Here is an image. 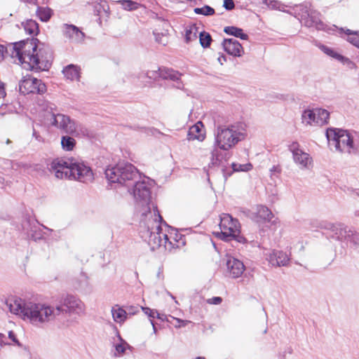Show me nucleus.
<instances>
[{"label":"nucleus","instance_id":"f257e3e1","mask_svg":"<svg viewBox=\"0 0 359 359\" xmlns=\"http://www.w3.org/2000/svg\"><path fill=\"white\" fill-rule=\"evenodd\" d=\"M37 39H27L8 45L5 48L0 44V61L4 54H8L15 63L24 69L34 71H46L51 65L52 53L44 44L37 45Z\"/></svg>","mask_w":359,"mask_h":359},{"label":"nucleus","instance_id":"f03ea898","mask_svg":"<svg viewBox=\"0 0 359 359\" xmlns=\"http://www.w3.org/2000/svg\"><path fill=\"white\" fill-rule=\"evenodd\" d=\"M6 305L11 313L37 327H44L55 320H61L64 311L61 306L27 302L18 297L8 299Z\"/></svg>","mask_w":359,"mask_h":359},{"label":"nucleus","instance_id":"7ed1b4c3","mask_svg":"<svg viewBox=\"0 0 359 359\" xmlns=\"http://www.w3.org/2000/svg\"><path fill=\"white\" fill-rule=\"evenodd\" d=\"M145 206L142 210L140 229L142 237L144 238L152 250L163 247L165 250L171 251L177 248V241L173 238L175 243L171 241V237L167 233L168 224L163 220L157 208L152 205Z\"/></svg>","mask_w":359,"mask_h":359},{"label":"nucleus","instance_id":"20e7f679","mask_svg":"<svg viewBox=\"0 0 359 359\" xmlns=\"http://www.w3.org/2000/svg\"><path fill=\"white\" fill-rule=\"evenodd\" d=\"M50 169L58 179L75 180L84 183L93 180L91 168L83 163L57 158L51 163Z\"/></svg>","mask_w":359,"mask_h":359},{"label":"nucleus","instance_id":"39448f33","mask_svg":"<svg viewBox=\"0 0 359 359\" xmlns=\"http://www.w3.org/2000/svg\"><path fill=\"white\" fill-rule=\"evenodd\" d=\"M245 130L242 125L218 126L215 134V144L217 148L212 151L211 162L213 165L221 161V155L218 149L228 151L245 137Z\"/></svg>","mask_w":359,"mask_h":359},{"label":"nucleus","instance_id":"423d86ee","mask_svg":"<svg viewBox=\"0 0 359 359\" xmlns=\"http://www.w3.org/2000/svg\"><path fill=\"white\" fill-rule=\"evenodd\" d=\"M104 174L110 183L125 186L128 191H130V186L133 185L137 180L141 179L137 169L131 163L124 162L107 168Z\"/></svg>","mask_w":359,"mask_h":359},{"label":"nucleus","instance_id":"0eeeda50","mask_svg":"<svg viewBox=\"0 0 359 359\" xmlns=\"http://www.w3.org/2000/svg\"><path fill=\"white\" fill-rule=\"evenodd\" d=\"M219 228L221 238L224 241L235 240L240 243H244L246 239L241 235L240 224L229 214H223L220 217Z\"/></svg>","mask_w":359,"mask_h":359},{"label":"nucleus","instance_id":"6e6552de","mask_svg":"<svg viewBox=\"0 0 359 359\" xmlns=\"http://www.w3.org/2000/svg\"><path fill=\"white\" fill-rule=\"evenodd\" d=\"M351 132L338 128H328L326 130L330 147L340 152H351Z\"/></svg>","mask_w":359,"mask_h":359},{"label":"nucleus","instance_id":"1a4fd4ad","mask_svg":"<svg viewBox=\"0 0 359 359\" xmlns=\"http://www.w3.org/2000/svg\"><path fill=\"white\" fill-rule=\"evenodd\" d=\"M51 124L69 135L74 136H78L79 134L88 135L87 128L62 114H53Z\"/></svg>","mask_w":359,"mask_h":359},{"label":"nucleus","instance_id":"9d476101","mask_svg":"<svg viewBox=\"0 0 359 359\" xmlns=\"http://www.w3.org/2000/svg\"><path fill=\"white\" fill-rule=\"evenodd\" d=\"M320 228L326 231L327 237L333 241L348 244L349 227L343 223H332L323 221L320 223Z\"/></svg>","mask_w":359,"mask_h":359},{"label":"nucleus","instance_id":"9b49d317","mask_svg":"<svg viewBox=\"0 0 359 359\" xmlns=\"http://www.w3.org/2000/svg\"><path fill=\"white\" fill-rule=\"evenodd\" d=\"M299 15L301 22L308 27H314L317 30H324L325 25L320 20V14L316 10L311 9L307 6H300Z\"/></svg>","mask_w":359,"mask_h":359},{"label":"nucleus","instance_id":"f8f14e48","mask_svg":"<svg viewBox=\"0 0 359 359\" xmlns=\"http://www.w3.org/2000/svg\"><path fill=\"white\" fill-rule=\"evenodd\" d=\"M330 113L324 109H306L302 115V123L309 126H323L327 123Z\"/></svg>","mask_w":359,"mask_h":359},{"label":"nucleus","instance_id":"ddd939ff","mask_svg":"<svg viewBox=\"0 0 359 359\" xmlns=\"http://www.w3.org/2000/svg\"><path fill=\"white\" fill-rule=\"evenodd\" d=\"M19 90L24 95L36 93L43 94L46 91V86L41 80L26 75L19 82Z\"/></svg>","mask_w":359,"mask_h":359},{"label":"nucleus","instance_id":"4468645a","mask_svg":"<svg viewBox=\"0 0 359 359\" xmlns=\"http://www.w3.org/2000/svg\"><path fill=\"white\" fill-rule=\"evenodd\" d=\"M130 194H133L135 199L144 206H148L150 200V184L148 180L138 179L134 184L130 186Z\"/></svg>","mask_w":359,"mask_h":359},{"label":"nucleus","instance_id":"2eb2a0df","mask_svg":"<svg viewBox=\"0 0 359 359\" xmlns=\"http://www.w3.org/2000/svg\"><path fill=\"white\" fill-rule=\"evenodd\" d=\"M289 150L292 152L293 160L300 168H309L312 163V158L309 154L299 148L297 142H294L289 145Z\"/></svg>","mask_w":359,"mask_h":359},{"label":"nucleus","instance_id":"dca6fc26","mask_svg":"<svg viewBox=\"0 0 359 359\" xmlns=\"http://www.w3.org/2000/svg\"><path fill=\"white\" fill-rule=\"evenodd\" d=\"M63 309V314L61 316V319L65 313H74L77 314L83 313L85 311L84 304L79 299L74 296H67L63 302V305L60 306Z\"/></svg>","mask_w":359,"mask_h":359},{"label":"nucleus","instance_id":"f3484780","mask_svg":"<svg viewBox=\"0 0 359 359\" xmlns=\"http://www.w3.org/2000/svg\"><path fill=\"white\" fill-rule=\"evenodd\" d=\"M61 29L63 36L72 42L81 43L84 40V33L74 25L63 24Z\"/></svg>","mask_w":359,"mask_h":359},{"label":"nucleus","instance_id":"a211bd4d","mask_svg":"<svg viewBox=\"0 0 359 359\" xmlns=\"http://www.w3.org/2000/svg\"><path fill=\"white\" fill-rule=\"evenodd\" d=\"M226 264L229 276L232 278L241 277L245 269L243 262L233 257H229Z\"/></svg>","mask_w":359,"mask_h":359},{"label":"nucleus","instance_id":"6ab92c4d","mask_svg":"<svg viewBox=\"0 0 359 359\" xmlns=\"http://www.w3.org/2000/svg\"><path fill=\"white\" fill-rule=\"evenodd\" d=\"M266 256L267 260L273 266H285L290 262L288 255L280 250H273Z\"/></svg>","mask_w":359,"mask_h":359},{"label":"nucleus","instance_id":"aec40b11","mask_svg":"<svg viewBox=\"0 0 359 359\" xmlns=\"http://www.w3.org/2000/svg\"><path fill=\"white\" fill-rule=\"evenodd\" d=\"M224 50L234 57H241L244 53L242 45L234 39H226L222 42Z\"/></svg>","mask_w":359,"mask_h":359},{"label":"nucleus","instance_id":"412c9836","mask_svg":"<svg viewBox=\"0 0 359 359\" xmlns=\"http://www.w3.org/2000/svg\"><path fill=\"white\" fill-rule=\"evenodd\" d=\"M182 74L178 72L173 70L172 69H169L166 67L159 68V78L162 79H170L171 81H175L176 84L175 87L178 89H182L183 88V83L180 81V77Z\"/></svg>","mask_w":359,"mask_h":359},{"label":"nucleus","instance_id":"4be33fe9","mask_svg":"<svg viewBox=\"0 0 359 359\" xmlns=\"http://www.w3.org/2000/svg\"><path fill=\"white\" fill-rule=\"evenodd\" d=\"M182 74L178 72L173 70L172 69H169L166 67L159 68V78L162 79H170L171 81H175L176 84L175 87L178 89H182L183 88V83L180 81V77Z\"/></svg>","mask_w":359,"mask_h":359},{"label":"nucleus","instance_id":"5701e85b","mask_svg":"<svg viewBox=\"0 0 359 359\" xmlns=\"http://www.w3.org/2000/svg\"><path fill=\"white\" fill-rule=\"evenodd\" d=\"M318 48L326 55H329L330 57L339 61L340 62L348 65H352L354 66V63L348 57H346L343 56L342 55L336 52L334 49L325 46L323 44H320L318 46Z\"/></svg>","mask_w":359,"mask_h":359},{"label":"nucleus","instance_id":"b1692460","mask_svg":"<svg viewBox=\"0 0 359 359\" xmlns=\"http://www.w3.org/2000/svg\"><path fill=\"white\" fill-rule=\"evenodd\" d=\"M203 126L201 121H198L195 125L192 126L188 131L187 139L189 140H203L205 135L202 131Z\"/></svg>","mask_w":359,"mask_h":359},{"label":"nucleus","instance_id":"393cba45","mask_svg":"<svg viewBox=\"0 0 359 359\" xmlns=\"http://www.w3.org/2000/svg\"><path fill=\"white\" fill-rule=\"evenodd\" d=\"M62 73L67 79H69L71 81L79 80L80 68L76 65H69L66 66L63 69Z\"/></svg>","mask_w":359,"mask_h":359},{"label":"nucleus","instance_id":"a878e982","mask_svg":"<svg viewBox=\"0 0 359 359\" xmlns=\"http://www.w3.org/2000/svg\"><path fill=\"white\" fill-rule=\"evenodd\" d=\"M111 315L116 323L122 324L127 319L128 313L123 308L118 305H115L111 308Z\"/></svg>","mask_w":359,"mask_h":359},{"label":"nucleus","instance_id":"bb28decb","mask_svg":"<svg viewBox=\"0 0 359 359\" xmlns=\"http://www.w3.org/2000/svg\"><path fill=\"white\" fill-rule=\"evenodd\" d=\"M340 32H344L347 37L346 40L353 46L357 47L359 43V32L352 31L349 29L340 28Z\"/></svg>","mask_w":359,"mask_h":359},{"label":"nucleus","instance_id":"cd10ccee","mask_svg":"<svg viewBox=\"0 0 359 359\" xmlns=\"http://www.w3.org/2000/svg\"><path fill=\"white\" fill-rule=\"evenodd\" d=\"M224 32L227 34L234 36L240 38L243 40L248 39V34L243 33V31L242 29L236 27H233V26L226 27L224 29Z\"/></svg>","mask_w":359,"mask_h":359},{"label":"nucleus","instance_id":"c85d7f7f","mask_svg":"<svg viewBox=\"0 0 359 359\" xmlns=\"http://www.w3.org/2000/svg\"><path fill=\"white\" fill-rule=\"evenodd\" d=\"M257 215V217L260 219L268 222H269L273 217L271 211L267 207L264 205L258 207Z\"/></svg>","mask_w":359,"mask_h":359},{"label":"nucleus","instance_id":"c756f323","mask_svg":"<svg viewBox=\"0 0 359 359\" xmlns=\"http://www.w3.org/2000/svg\"><path fill=\"white\" fill-rule=\"evenodd\" d=\"M62 148L65 151H72L76 145V140L69 135L62 136L61 138Z\"/></svg>","mask_w":359,"mask_h":359},{"label":"nucleus","instance_id":"7c9ffc66","mask_svg":"<svg viewBox=\"0 0 359 359\" xmlns=\"http://www.w3.org/2000/svg\"><path fill=\"white\" fill-rule=\"evenodd\" d=\"M23 26L25 32L30 35L37 34L39 31L38 24L33 20H27Z\"/></svg>","mask_w":359,"mask_h":359},{"label":"nucleus","instance_id":"2f4dec72","mask_svg":"<svg viewBox=\"0 0 359 359\" xmlns=\"http://www.w3.org/2000/svg\"><path fill=\"white\" fill-rule=\"evenodd\" d=\"M36 15L43 22H47L51 17L52 11L49 8L39 7L37 9Z\"/></svg>","mask_w":359,"mask_h":359},{"label":"nucleus","instance_id":"473e14b6","mask_svg":"<svg viewBox=\"0 0 359 359\" xmlns=\"http://www.w3.org/2000/svg\"><path fill=\"white\" fill-rule=\"evenodd\" d=\"M148 78L152 80H156L159 78V68L156 70H148L147 72H142L138 75L139 79Z\"/></svg>","mask_w":359,"mask_h":359},{"label":"nucleus","instance_id":"72a5a7b5","mask_svg":"<svg viewBox=\"0 0 359 359\" xmlns=\"http://www.w3.org/2000/svg\"><path fill=\"white\" fill-rule=\"evenodd\" d=\"M115 330L116 332V334H117V337L120 341V343L118 344H116L115 345V350H116V352L120 355L121 354H123L126 349V347H130L129 345L121 338V337L120 336L119 334V332H118L117 329L115 327Z\"/></svg>","mask_w":359,"mask_h":359},{"label":"nucleus","instance_id":"f704fd0d","mask_svg":"<svg viewBox=\"0 0 359 359\" xmlns=\"http://www.w3.org/2000/svg\"><path fill=\"white\" fill-rule=\"evenodd\" d=\"M118 3L122 6L123 9L126 11L136 10L140 6V4L132 0H121Z\"/></svg>","mask_w":359,"mask_h":359},{"label":"nucleus","instance_id":"c9c22d12","mask_svg":"<svg viewBox=\"0 0 359 359\" xmlns=\"http://www.w3.org/2000/svg\"><path fill=\"white\" fill-rule=\"evenodd\" d=\"M194 13L198 15H203L205 16L212 15L215 13V10L209 6H204L201 8H195Z\"/></svg>","mask_w":359,"mask_h":359},{"label":"nucleus","instance_id":"e433bc0d","mask_svg":"<svg viewBox=\"0 0 359 359\" xmlns=\"http://www.w3.org/2000/svg\"><path fill=\"white\" fill-rule=\"evenodd\" d=\"M231 167L234 172H247L252 168V165L250 163L245 164L233 163Z\"/></svg>","mask_w":359,"mask_h":359},{"label":"nucleus","instance_id":"4c0bfd02","mask_svg":"<svg viewBox=\"0 0 359 359\" xmlns=\"http://www.w3.org/2000/svg\"><path fill=\"white\" fill-rule=\"evenodd\" d=\"M348 243H351L354 245H359V231L349 227Z\"/></svg>","mask_w":359,"mask_h":359},{"label":"nucleus","instance_id":"58836bf2","mask_svg":"<svg viewBox=\"0 0 359 359\" xmlns=\"http://www.w3.org/2000/svg\"><path fill=\"white\" fill-rule=\"evenodd\" d=\"M199 41L203 48H208L212 41L211 36L207 32H201L199 34Z\"/></svg>","mask_w":359,"mask_h":359},{"label":"nucleus","instance_id":"ea45409f","mask_svg":"<svg viewBox=\"0 0 359 359\" xmlns=\"http://www.w3.org/2000/svg\"><path fill=\"white\" fill-rule=\"evenodd\" d=\"M197 39V28L192 27L186 31L185 40L187 43Z\"/></svg>","mask_w":359,"mask_h":359},{"label":"nucleus","instance_id":"a19ab883","mask_svg":"<svg viewBox=\"0 0 359 359\" xmlns=\"http://www.w3.org/2000/svg\"><path fill=\"white\" fill-rule=\"evenodd\" d=\"M351 151L353 150H356L359 148V133H358L351 132Z\"/></svg>","mask_w":359,"mask_h":359},{"label":"nucleus","instance_id":"79ce46f5","mask_svg":"<svg viewBox=\"0 0 359 359\" xmlns=\"http://www.w3.org/2000/svg\"><path fill=\"white\" fill-rule=\"evenodd\" d=\"M156 41L163 45H165L168 43V39L165 35L160 33H154Z\"/></svg>","mask_w":359,"mask_h":359},{"label":"nucleus","instance_id":"37998d69","mask_svg":"<svg viewBox=\"0 0 359 359\" xmlns=\"http://www.w3.org/2000/svg\"><path fill=\"white\" fill-rule=\"evenodd\" d=\"M142 309L144 313L150 318H154L158 312L156 310H153L147 307H142Z\"/></svg>","mask_w":359,"mask_h":359},{"label":"nucleus","instance_id":"c03bdc74","mask_svg":"<svg viewBox=\"0 0 359 359\" xmlns=\"http://www.w3.org/2000/svg\"><path fill=\"white\" fill-rule=\"evenodd\" d=\"M222 302V299L219 297H214L212 298H210L207 299V303L209 304H220Z\"/></svg>","mask_w":359,"mask_h":359},{"label":"nucleus","instance_id":"a18cd8bd","mask_svg":"<svg viewBox=\"0 0 359 359\" xmlns=\"http://www.w3.org/2000/svg\"><path fill=\"white\" fill-rule=\"evenodd\" d=\"M223 6L227 10L231 11L232 10L234 6V2L233 0H224V4Z\"/></svg>","mask_w":359,"mask_h":359},{"label":"nucleus","instance_id":"49530a36","mask_svg":"<svg viewBox=\"0 0 359 359\" xmlns=\"http://www.w3.org/2000/svg\"><path fill=\"white\" fill-rule=\"evenodd\" d=\"M6 95L5 85L0 81V98L4 97Z\"/></svg>","mask_w":359,"mask_h":359},{"label":"nucleus","instance_id":"de8ad7c7","mask_svg":"<svg viewBox=\"0 0 359 359\" xmlns=\"http://www.w3.org/2000/svg\"><path fill=\"white\" fill-rule=\"evenodd\" d=\"M169 318H172V320H176L179 323V325H175V327H180L181 326L185 325L184 321L180 318H177L172 317L171 316H170Z\"/></svg>","mask_w":359,"mask_h":359},{"label":"nucleus","instance_id":"09e8293b","mask_svg":"<svg viewBox=\"0 0 359 359\" xmlns=\"http://www.w3.org/2000/svg\"><path fill=\"white\" fill-rule=\"evenodd\" d=\"M156 316L158 319H161L162 320H166L168 322L171 323V321L169 320V318L164 314H160L159 313L157 312Z\"/></svg>","mask_w":359,"mask_h":359},{"label":"nucleus","instance_id":"8fccbe9b","mask_svg":"<svg viewBox=\"0 0 359 359\" xmlns=\"http://www.w3.org/2000/svg\"><path fill=\"white\" fill-rule=\"evenodd\" d=\"M6 339V336L2 334V333H0V346H3L4 345H6L7 344L4 341V339Z\"/></svg>","mask_w":359,"mask_h":359},{"label":"nucleus","instance_id":"3c124183","mask_svg":"<svg viewBox=\"0 0 359 359\" xmlns=\"http://www.w3.org/2000/svg\"><path fill=\"white\" fill-rule=\"evenodd\" d=\"M8 337L9 339H11L13 342H15L16 341V339H18L15 337V334H14V332L13 331H10L8 332Z\"/></svg>","mask_w":359,"mask_h":359},{"label":"nucleus","instance_id":"603ef678","mask_svg":"<svg viewBox=\"0 0 359 359\" xmlns=\"http://www.w3.org/2000/svg\"><path fill=\"white\" fill-rule=\"evenodd\" d=\"M218 62L222 65L225 62H226V57L225 55H221L218 57Z\"/></svg>","mask_w":359,"mask_h":359},{"label":"nucleus","instance_id":"864d4df0","mask_svg":"<svg viewBox=\"0 0 359 359\" xmlns=\"http://www.w3.org/2000/svg\"><path fill=\"white\" fill-rule=\"evenodd\" d=\"M271 172H280V169L276 166H273V168L271 169Z\"/></svg>","mask_w":359,"mask_h":359},{"label":"nucleus","instance_id":"5fc2aeb1","mask_svg":"<svg viewBox=\"0 0 359 359\" xmlns=\"http://www.w3.org/2000/svg\"><path fill=\"white\" fill-rule=\"evenodd\" d=\"M150 323H151V325H152V326H153L154 332V333H156V327H155V325H154V321H153L152 320H150Z\"/></svg>","mask_w":359,"mask_h":359},{"label":"nucleus","instance_id":"6e6d98bb","mask_svg":"<svg viewBox=\"0 0 359 359\" xmlns=\"http://www.w3.org/2000/svg\"><path fill=\"white\" fill-rule=\"evenodd\" d=\"M14 343L20 347L22 346L21 343L18 339H16V341Z\"/></svg>","mask_w":359,"mask_h":359},{"label":"nucleus","instance_id":"4d7b16f0","mask_svg":"<svg viewBox=\"0 0 359 359\" xmlns=\"http://www.w3.org/2000/svg\"><path fill=\"white\" fill-rule=\"evenodd\" d=\"M14 343L20 347L22 346L21 343L18 339H16V341Z\"/></svg>","mask_w":359,"mask_h":359},{"label":"nucleus","instance_id":"13d9d810","mask_svg":"<svg viewBox=\"0 0 359 359\" xmlns=\"http://www.w3.org/2000/svg\"><path fill=\"white\" fill-rule=\"evenodd\" d=\"M195 359H205V358L201 357V356H198V357H196Z\"/></svg>","mask_w":359,"mask_h":359},{"label":"nucleus","instance_id":"bf43d9fd","mask_svg":"<svg viewBox=\"0 0 359 359\" xmlns=\"http://www.w3.org/2000/svg\"><path fill=\"white\" fill-rule=\"evenodd\" d=\"M355 193H356V195L359 197V189Z\"/></svg>","mask_w":359,"mask_h":359},{"label":"nucleus","instance_id":"052dcab7","mask_svg":"<svg viewBox=\"0 0 359 359\" xmlns=\"http://www.w3.org/2000/svg\"><path fill=\"white\" fill-rule=\"evenodd\" d=\"M10 142H11L10 140H9V139H8V140H7V141H6V143H7V144H9Z\"/></svg>","mask_w":359,"mask_h":359},{"label":"nucleus","instance_id":"680f3d73","mask_svg":"<svg viewBox=\"0 0 359 359\" xmlns=\"http://www.w3.org/2000/svg\"><path fill=\"white\" fill-rule=\"evenodd\" d=\"M263 3H266V0H263Z\"/></svg>","mask_w":359,"mask_h":359},{"label":"nucleus","instance_id":"e2e57ef3","mask_svg":"<svg viewBox=\"0 0 359 359\" xmlns=\"http://www.w3.org/2000/svg\"><path fill=\"white\" fill-rule=\"evenodd\" d=\"M356 48H358L359 49V43H358V45L357 46V47H356Z\"/></svg>","mask_w":359,"mask_h":359}]
</instances>
